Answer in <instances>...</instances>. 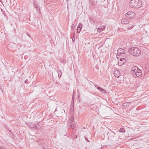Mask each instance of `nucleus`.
I'll return each instance as SVG.
<instances>
[{
	"instance_id": "f257e3e1",
	"label": "nucleus",
	"mask_w": 149,
	"mask_h": 149,
	"mask_svg": "<svg viewBox=\"0 0 149 149\" xmlns=\"http://www.w3.org/2000/svg\"><path fill=\"white\" fill-rule=\"evenodd\" d=\"M142 3L139 0H131L130 1L129 5L130 7L134 8H139L141 5Z\"/></svg>"
},
{
	"instance_id": "f03ea898",
	"label": "nucleus",
	"mask_w": 149,
	"mask_h": 149,
	"mask_svg": "<svg viewBox=\"0 0 149 149\" xmlns=\"http://www.w3.org/2000/svg\"><path fill=\"white\" fill-rule=\"evenodd\" d=\"M128 51L130 54L134 56H138L141 54L140 50L137 47H133L129 48Z\"/></svg>"
},
{
	"instance_id": "7ed1b4c3",
	"label": "nucleus",
	"mask_w": 149,
	"mask_h": 149,
	"mask_svg": "<svg viewBox=\"0 0 149 149\" xmlns=\"http://www.w3.org/2000/svg\"><path fill=\"white\" fill-rule=\"evenodd\" d=\"M141 70L136 66H134L132 68L131 73L132 74H139L141 72Z\"/></svg>"
},
{
	"instance_id": "20e7f679",
	"label": "nucleus",
	"mask_w": 149,
	"mask_h": 149,
	"mask_svg": "<svg viewBox=\"0 0 149 149\" xmlns=\"http://www.w3.org/2000/svg\"><path fill=\"white\" fill-rule=\"evenodd\" d=\"M135 13L133 12L130 11L128 12L125 14V17L127 19H131L134 17Z\"/></svg>"
},
{
	"instance_id": "39448f33",
	"label": "nucleus",
	"mask_w": 149,
	"mask_h": 149,
	"mask_svg": "<svg viewBox=\"0 0 149 149\" xmlns=\"http://www.w3.org/2000/svg\"><path fill=\"white\" fill-rule=\"evenodd\" d=\"M129 19H127V18L126 17L125 18H123L121 20V22L123 24H127L129 23L130 22L129 21Z\"/></svg>"
},
{
	"instance_id": "423d86ee",
	"label": "nucleus",
	"mask_w": 149,
	"mask_h": 149,
	"mask_svg": "<svg viewBox=\"0 0 149 149\" xmlns=\"http://www.w3.org/2000/svg\"><path fill=\"white\" fill-rule=\"evenodd\" d=\"M125 49V48L123 49L122 48H119L118 51V52H120V54L125 55V57H126V55L125 54L126 51Z\"/></svg>"
},
{
	"instance_id": "0eeeda50",
	"label": "nucleus",
	"mask_w": 149,
	"mask_h": 149,
	"mask_svg": "<svg viewBox=\"0 0 149 149\" xmlns=\"http://www.w3.org/2000/svg\"><path fill=\"white\" fill-rule=\"evenodd\" d=\"M115 135V133L112 131L108 132V138L111 139L113 137H114Z\"/></svg>"
},
{
	"instance_id": "6e6552de",
	"label": "nucleus",
	"mask_w": 149,
	"mask_h": 149,
	"mask_svg": "<svg viewBox=\"0 0 149 149\" xmlns=\"http://www.w3.org/2000/svg\"><path fill=\"white\" fill-rule=\"evenodd\" d=\"M35 129L36 130H38L41 127V125L40 124V123H35Z\"/></svg>"
},
{
	"instance_id": "1a4fd4ad",
	"label": "nucleus",
	"mask_w": 149,
	"mask_h": 149,
	"mask_svg": "<svg viewBox=\"0 0 149 149\" xmlns=\"http://www.w3.org/2000/svg\"><path fill=\"white\" fill-rule=\"evenodd\" d=\"M97 89L102 93H106V91L100 87H98Z\"/></svg>"
},
{
	"instance_id": "9d476101",
	"label": "nucleus",
	"mask_w": 149,
	"mask_h": 149,
	"mask_svg": "<svg viewBox=\"0 0 149 149\" xmlns=\"http://www.w3.org/2000/svg\"><path fill=\"white\" fill-rule=\"evenodd\" d=\"M73 122H74V116H71L70 118L69 119L68 123Z\"/></svg>"
},
{
	"instance_id": "9b49d317",
	"label": "nucleus",
	"mask_w": 149,
	"mask_h": 149,
	"mask_svg": "<svg viewBox=\"0 0 149 149\" xmlns=\"http://www.w3.org/2000/svg\"><path fill=\"white\" fill-rule=\"evenodd\" d=\"M113 73L114 74H120V71L117 69L114 70L113 71Z\"/></svg>"
},
{
	"instance_id": "f8f14e48",
	"label": "nucleus",
	"mask_w": 149,
	"mask_h": 149,
	"mask_svg": "<svg viewBox=\"0 0 149 149\" xmlns=\"http://www.w3.org/2000/svg\"><path fill=\"white\" fill-rule=\"evenodd\" d=\"M69 125H70V126L72 128L74 129L75 126V124L74 123V122L73 123H68Z\"/></svg>"
},
{
	"instance_id": "ddd939ff",
	"label": "nucleus",
	"mask_w": 149,
	"mask_h": 149,
	"mask_svg": "<svg viewBox=\"0 0 149 149\" xmlns=\"http://www.w3.org/2000/svg\"><path fill=\"white\" fill-rule=\"evenodd\" d=\"M105 26H104L100 27L97 29L98 32H100L101 30H104L105 29Z\"/></svg>"
},
{
	"instance_id": "4468645a",
	"label": "nucleus",
	"mask_w": 149,
	"mask_h": 149,
	"mask_svg": "<svg viewBox=\"0 0 149 149\" xmlns=\"http://www.w3.org/2000/svg\"><path fill=\"white\" fill-rule=\"evenodd\" d=\"M134 25L133 24H129L128 26H127V28L129 29H131L132 28L134 27Z\"/></svg>"
},
{
	"instance_id": "2eb2a0df",
	"label": "nucleus",
	"mask_w": 149,
	"mask_h": 149,
	"mask_svg": "<svg viewBox=\"0 0 149 149\" xmlns=\"http://www.w3.org/2000/svg\"><path fill=\"white\" fill-rule=\"evenodd\" d=\"M41 147L44 149H47L48 148L47 145L45 144H42L41 145Z\"/></svg>"
},
{
	"instance_id": "dca6fc26",
	"label": "nucleus",
	"mask_w": 149,
	"mask_h": 149,
	"mask_svg": "<svg viewBox=\"0 0 149 149\" xmlns=\"http://www.w3.org/2000/svg\"><path fill=\"white\" fill-rule=\"evenodd\" d=\"M129 102H125L123 104V106L124 107H128L129 105Z\"/></svg>"
},
{
	"instance_id": "f3484780",
	"label": "nucleus",
	"mask_w": 149,
	"mask_h": 149,
	"mask_svg": "<svg viewBox=\"0 0 149 149\" xmlns=\"http://www.w3.org/2000/svg\"><path fill=\"white\" fill-rule=\"evenodd\" d=\"M126 57L121 58L120 59V61H121L123 63H124L125 62V58Z\"/></svg>"
},
{
	"instance_id": "a211bd4d",
	"label": "nucleus",
	"mask_w": 149,
	"mask_h": 149,
	"mask_svg": "<svg viewBox=\"0 0 149 149\" xmlns=\"http://www.w3.org/2000/svg\"><path fill=\"white\" fill-rule=\"evenodd\" d=\"M119 132H121L124 133L125 132V130L124 128H121L119 130Z\"/></svg>"
},
{
	"instance_id": "6ab92c4d",
	"label": "nucleus",
	"mask_w": 149,
	"mask_h": 149,
	"mask_svg": "<svg viewBox=\"0 0 149 149\" xmlns=\"http://www.w3.org/2000/svg\"><path fill=\"white\" fill-rule=\"evenodd\" d=\"M82 27V24L81 23H80L79 24L77 28L81 29Z\"/></svg>"
},
{
	"instance_id": "aec40b11",
	"label": "nucleus",
	"mask_w": 149,
	"mask_h": 149,
	"mask_svg": "<svg viewBox=\"0 0 149 149\" xmlns=\"http://www.w3.org/2000/svg\"><path fill=\"white\" fill-rule=\"evenodd\" d=\"M118 63L119 65H122L123 64V63L121 61H120V60L119 61H118Z\"/></svg>"
},
{
	"instance_id": "412c9836",
	"label": "nucleus",
	"mask_w": 149,
	"mask_h": 149,
	"mask_svg": "<svg viewBox=\"0 0 149 149\" xmlns=\"http://www.w3.org/2000/svg\"><path fill=\"white\" fill-rule=\"evenodd\" d=\"M81 30V29L77 28V33H79L80 32Z\"/></svg>"
},
{
	"instance_id": "4be33fe9",
	"label": "nucleus",
	"mask_w": 149,
	"mask_h": 149,
	"mask_svg": "<svg viewBox=\"0 0 149 149\" xmlns=\"http://www.w3.org/2000/svg\"><path fill=\"white\" fill-rule=\"evenodd\" d=\"M30 127L31 128H35V125H30Z\"/></svg>"
},
{
	"instance_id": "5701e85b",
	"label": "nucleus",
	"mask_w": 149,
	"mask_h": 149,
	"mask_svg": "<svg viewBox=\"0 0 149 149\" xmlns=\"http://www.w3.org/2000/svg\"><path fill=\"white\" fill-rule=\"evenodd\" d=\"M0 149H5V148L4 146H1L0 147Z\"/></svg>"
},
{
	"instance_id": "b1692460",
	"label": "nucleus",
	"mask_w": 149,
	"mask_h": 149,
	"mask_svg": "<svg viewBox=\"0 0 149 149\" xmlns=\"http://www.w3.org/2000/svg\"><path fill=\"white\" fill-rule=\"evenodd\" d=\"M146 30H145V31L146 33H147V32H149V29H147L146 28Z\"/></svg>"
},
{
	"instance_id": "393cba45",
	"label": "nucleus",
	"mask_w": 149,
	"mask_h": 149,
	"mask_svg": "<svg viewBox=\"0 0 149 149\" xmlns=\"http://www.w3.org/2000/svg\"><path fill=\"white\" fill-rule=\"evenodd\" d=\"M114 76L117 78H119L120 75H114Z\"/></svg>"
},
{
	"instance_id": "a878e982",
	"label": "nucleus",
	"mask_w": 149,
	"mask_h": 149,
	"mask_svg": "<svg viewBox=\"0 0 149 149\" xmlns=\"http://www.w3.org/2000/svg\"><path fill=\"white\" fill-rule=\"evenodd\" d=\"M85 139L86 140L87 142H89V141L88 140V138L87 137H85Z\"/></svg>"
},
{
	"instance_id": "bb28decb",
	"label": "nucleus",
	"mask_w": 149,
	"mask_h": 149,
	"mask_svg": "<svg viewBox=\"0 0 149 149\" xmlns=\"http://www.w3.org/2000/svg\"><path fill=\"white\" fill-rule=\"evenodd\" d=\"M92 0H89L90 3L91 4H93V2H92Z\"/></svg>"
},
{
	"instance_id": "cd10ccee",
	"label": "nucleus",
	"mask_w": 149,
	"mask_h": 149,
	"mask_svg": "<svg viewBox=\"0 0 149 149\" xmlns=\"http://www.w3.org/2000/svg\"><path fill=\"white\" fill-rule=\"evenodd\" d=\"M121 55V56H123L122 58L125 57V55L122 54Z\"/></svg>"
},
{
	"instance_id": "c85d7f7f",
	"label": "nucleus",
	"mask_w": 149,
	"mask_h": 149,
	"mask_svg": "<svg viewBox=\"0 0 149 149\" xmlns=\"http://www.w3.org/2000/svg\"><path fill=\"white\" fill-rule=\"evenodd\" d=\"M95 87L97 89V87H99L98 86V85H96V84H95Z\"/></svg>"
},
{
	"instance_id": "c756f323",
	"label": "nucleus",
	"mask_w": 149,
	"mask_h": 149,
	"mask_svg": "<svg viewBox=\"0 0 149 149\" xmlns=\"http://www.w3.org/2000/svg\"><path fill=\"white\" fill-rule=\"evenodd\" d=\"M60 72L61 74V72H60V70L58 72V74H60Z\"/></svg>"
},
{
	"instance_id": "7c9ffc66",
	"label": "nucleus",
	"mask_w": 149,
	"mask_h": 149,
	"mask_svg": "<svg viewBox=\"0 0 149 149\" xmlns=\"http://www.w3.org/2000/svg\"><path fill=\"white\" fill-rule=\"evenodd\" d=\"M74 92H73V95H72V99H73L74 98Z\"/></svg>"
},
{
	"instance_id": "2f4dec72",
	"label": "nucleus",
	"mask_w": 149,
	"mask_h": 149,
	"mask_svg": "<svg viewBox=\"0 0 149 149\" xmlns=\"http://www.w3.org/2000/svg\"><path fill=\"white\" fill-rule=\"evenodd\" d=\"M28 79H26L25 81V83H26V82L28 81Z\"/></svg>"
},
{
	"instance_id": "473e14b6",
	"label": "nucleus",
	"mask_w": 149,
	"mask_h": 149,
	"mask_svg": "<svg viewBox=\"0 0 149 149\" xmlns=\"http://www.w3.org/2000/svg\"><path fill=\"white\" fill-rule=\"evenodd\" d=\"M74 25L73 24L72 26V28H74Z\"/></svg>"
},
{
	"instance_id": "72a5a7b5",
	"label": "nucleus",
	"mask_w": 149,
	"mask_h": 149,
	"mask_svg": "<svg viewBox=\"0 0 149 149\" xmlns=\"http://www.w3.org/2000/svg\"><path fill=\"white\" fill-rule=\"evenodd\" d=\"M59 77H61L62 75H58Z\"/></svg>"
},
{
	"instance_id": "f704fd0d",
	"label": "nucleus",
	"mask_w": 149,
	"mask_h": 149,
	"mask_svg": "<svg viewBox=\"0 0 149 149\" xmlns=\"http://www.w3.org/2000/svg\"><path fill=\"white\" fill-rule=\"evenodd\" d=\"M77 138V136H75V138L76 139V138Z\"/></svg>"
},
{
	"instance_id": "c9c22d12",
	"label": "nucleus",
	"mask_w": 149,
	"mask_h": 149,
	"mask_svg": "<svg viewBox=\"0 0 149 149\" xmlns=\"http://www.w3.org/2000/svg\"><path fill=\"white\" fill-rule=\"evenodd\" d=\"M134 76H136V77H139V76H138L137 75H134Z\"/></svg>"
},
{
	"instance_id": "e433bc0d",
	"label": "nucleus",
	"mask_w": 149,
	"mask_h": 149,
	"mask_svg": "<svg viewBox=\"0 0 149 149\" xmlns=\"http://www.w3.org/2000/svg\"><path fill=\"white\" fill-rule=\"evenodd\" d=\"M89 20H91V18H89Z\"/></svg>"
},
{
	"instance_id": "4c0bfd02",
	"label": "nucleus",
	"mask_w": 149,
	"mask_h": 149,
	"mask_svg": "<svg viewBox=\"0 0 149 149\" xmlns=\"http://www.w3.org/2000/svg\"><path fill=\"white\" fill-rule=\"evenodd\" d=\"M36 8H37V6H36Z\"/></svg>"
},
{
	"instance_id": "58836bf2",
	"label": "nucleus",
	"mask_w": 149,
	"mask_h": 149,
	"mask_svg": "<svg viewBox=\"0 0 149 149\" xmlns=\"http://www.w3.org/2000/svg\"><path fill=\"white\" fill-rule=\"evenodd\" d=\"M9 132H11L10 130H9Z\"/></svg>"
},
{
	"instance_id": "ea45409f",
	"label": "nucleus",
	"mask_w": 149,
	"mask_h": 149,
	"mask_svg": "<svg viewBox=\"0 0 149 149\" xmlns=\"http://www.w3.org/2000/svg\"><path fill=\"white\" fill-rule=\"evenodd\" d=\"M67 1H68V0H66Z\"/></svg>"
}]
</instances>
